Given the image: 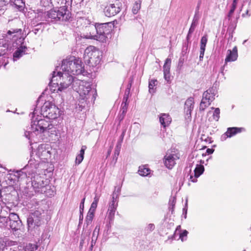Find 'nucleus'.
Here are the masks:
<instances>
[{"instance_id":"nucleus-24","label":"nucleus","mask_w":251,"mask_h":251,"mask_svg":"<svg viewBox=\"0 0 251 251\" xmlns=\"http://www.w3.org/2000/svg\"><path fill=\"white\" fill-rule=\"evenodd\" d=\"M159 121L161 125L165 127L171 124L172 119L169 114L162 113L159 116Z\"/></svg>"},{"instance_id":"nucleus-48","label":"nucleus","mask_w":251,"mask_h":251,"mask_svg":"<svg viewBox=\"0 0 251 251\" xmlns=\"http://www.w3.org/2000/svg\"><path fill=\"white\" fill-rule=\"evenodd\" d=\"M83 159L84 158H82L81 156H79L78 155H77L75 158V164L77 165H79L81 163Z\"/></svg>"},{"instance_id":"nucleus-14","label":"nucleus","mask_w":251,"mask_h":251,"mask_svg":"<svg viewBox=\"0 0 251 251\" xmlns=\"http://www.w3.org/2000/svg\"><path fill=\"white\" fill-rule=\"evenodd\" d=\"M17 245L18 243L16 241L6 238H0V251H16L11 247Z\"/></svg>"},{"instance_id":"nucleus-46","label":"nucleus","mask_w":251,"mask_h":251,"mask_svg":"<svg viewBox=\"0 0 251 251\" xmlns=\"http://www.w3.org/2000/svg\"><path fill=\"white\" fill-rule=\"evenodd\" d=\"M200 19V18H199V17L194 16L193 20H192V22L191 25L195 26H197V25L198 24V22H199Z\"/></svg>"},{"instance_id":"nucleus-49","label":"nucleus","mask_w":251,"mask_h":251,"mask_svg":"<svg viewBox=\"0 0 251 251\" xmlns=\"http://www.w3.org/2000/svg\"><path fill=\"white\" fill-rule=\"evenodd\" d=\"M41 150H43V149L42 148L38 149V153L39 154H40ZM41 155H46V154H49L50 153V151H47L46 150H44L42 151H41Z\"/></svg>"},{"instance_id":"nucleus-17","label":"nucleus","mask_w":251,"mask_h":251,"mask_svg":"<svg viewBox=\"0 0 251 251\" xmlns=\"http://www.w3.org/2000/svg\"><path fill=\"white\" fill-rule=\"evenodd\" d=\"M245 130V129L243 127H228L226 132L221 136V140L222 141L226 140L227 138H230L237 133L242 132Z\"/></svg>"},{"instance_id":"nucleus-38","label":"nucleus","mask_w":251,"mask_h":251,"mask_svg":"<svg viewBox=\"0 0 251 251\" xmlns=\"http://www.w3.org/2000/svg\"><path fill=\"white\" fill-rule=\"evenodd\" d=\"M125 96H124L123 101L122 103V113L119 116L118 119L121 122L122 121L125 117V112L126 108V101H124Z\"/></svg>"},{"instance_id":"nucleus-15","label":"nucleus","mask_w":251,"mask_h":251,"mask_svg":"<svg viewBox=\"0 0 251 251\" xmlns=\"http://www.w3.org/2000/svg\"><path fill=\"white\" fill-rule=\"evenodd\" d=\"M9 226L13 230H17L20 229L22 226V222L19 216L15 213H10L8 216Z\"/></svg>"},{"instance_id":"nucleus-13","label":"nucleus","mask_w":251,"mask_h":251,"mask_svg":"<svg viewBox=\"0 0 251 251\" xmlns=\"http://www.w3.org/2000/svg\"><path fill=\"white\" fill-rule=\"evenodd\" d=\"M114 3H110L104 9V12L106 16H114L120 11V8L117 0H114Z\"/></svg>"},{"instance_id":"nucleus-43","label":"nucleus","mask_w":251,"mask_h":251,"mask_svg":"<svg viewBox=\"0 0 251 251\" xmlns=\"http://www.w3.org/2000/svg\"><path fill=\"white\" fill-rule=\"evenodd\" d=\"M176 203V198L174 197L171 198L169 200V208L170 209H171L172 211L173 210V209L175 207Z\"/></svg>"},{"instance_id":"nucleus-39","label":"nucleus","mask_w":251,"mask_h":251,"mask_svg":"<svg viewBox=\"0 0 251 251\" xmlns=\"http://www.w3.org/2000/svg\"><path fill=\"white\" fill-rule=\"evenodd\" d=\"M211 109H214V111L213 114V119L216 121H218L220 118V110L219 108H214L211 107Z\"/></svg>"},{"instance_id":"nucleus-33","label":"nucleus","mask_w":251,"mask_h":251,"mask_svg":"<svg viewBox=\"0 0 251 251\" xmlns=\"http://www.w3.org/2000/svg\"><path fill=\"white\" fill-rule=\"evenodd\" d=\"M141 0H138L135 2L133 6L132 11L134 14H136L141 8Z\"/></svg>"},{"instance_id":"nucleus-29","label":"nucleus","mask_w":251,"mask_h":251,"mask_svg":"<svg viewBox=\"0 0 251 251\" xmlns=\"http://www.w3.org/2000/svg\"><path fill=\"white\" fill-rule=\"evenodd\" d=\"M124 135H125L124 131H123V132L120 137L119 141H118V144L115 148V153H114L115 157H117L119 154L120 149L121 148V143L123 142V140L124 139Z\"/></svg>"},{"instance_id":"nucleus-1","label":"nucleus","mask_w":251,"mask_h":251,"mask_svg":"<svg viewBox=\"0 0 251 251\" xmlns=\"http://www.w3.org/2000/svg\"><path fill=\"white\" fill-rule=\"evenodd\" d=\"M73 89L79 94L81 100L88 103H94L97 92L95 89H92L90 82L76 79L74 82Z\"/></svg>"},{"instance_id":"nucleus-32","label":"nucleus","mask_w":251,"mask_h":251,"mask_svg":"<svg viewBox=\"0 0 251 251\" xmlns=\"http://www.w3.org/2000/svg\"><path fill=\"white\" fill-rule=\"evenodd\" d=\"M40 5L42 7L47 8H50L52 7L53 4L51 0H40Z\"/></svg>"},{"instance_id":"nucleus-3","label":"nucleus","mask_w":251,"mask_h":251,"mask_svg":"<svg viewBox=\"0 0 251 251\" xmlns=\"http://www.w3.org/2000/svg\"><path fill=\"white\" fill-rule=\"evenodd\" d=\"M38 113V109L36 107L32 114L31 128L33 132H37L42 133L51 129L53 126L50 121H47L45 118L39 119Z\"/></svg>"},{"instance_id":"nucleus-10","label":"nucleus","mask_w":251,"mask_h":251,"mask_svg":"<svg viewBox=\"0 0 251 251\" xmlns=\"http://www.w3.org/2000/svg\"><path fill=\"white\" fill-rule=\"evenodd\" d=\"M43 209L39 207L34 212H31L27 219L28 229L39 226L42 220V214L44 213Z\"/></svg>"},{"instance_id":"nucleus-52","label":"nucleus","mask_w":251,"mask_h":251,"mask_svg":"<svg viewBox=\"0 0 251 251\" xmlns=\"http://www.w3.org/2000/svg\"><path fill=\"white\" fill-rule=\"evenodd\" d=\"M84 201H85V198H83L81 201V203L80 204V206H79V208L82 209V211H83L84 210Z\"/></svg>"},{"instance_id":"nucleus-30","label":"nucleus","mask_w":251,"mask_h":251,"mask_svg":"<svg viewBox=\"0 0 251 251\" xmlns=\"http://www.w3.org/2000/svg\"><path fill=\"white\" fill-rule=\"evenodd\" d=\"M151 170L146 166H140L138 173L142 176H147L150 174Z\"/></svg>"},{"instance_id":"nucleus-22","label":"nucleus","mask_w":251,"mask_h":251,"mask_svg":"<svg viewBox=\"0 0 251 251\" xmlns=\"http://www.w3.org/2000/svg\"><path fill=\"white\" fill-rule=\"evenodd\" d=\"M39 161L36 160L34 158H30L28 161V164L25 166V169H30L29 171V174H34L36 172V170L39 167Z\"/></svg>"},{"instance_id":"nucleus-42","label":"nucleus","mask_w":251,"mask_h":251,"mask_svg":"<svg viewBox=\"0 0 251 251\" xmlns=\"http://www.w3.org/2000/svg\"><path fill=\"white\" fill-rule=\"evenodd\" d=\"M42 23H40L39 24H37L36 25H35L34 29L32 30V31L34 32L35 34H37L40 31L41 32L42 31L43 29L42 28Z\"/></svg>"},{"instance_id":"nucleus-6","label":"nucleus","mask_w":251,"mask_h":251,"mask_svg":"<svg viewBox=\"0 0 251 251\" xmlns=\"http://www.w3.org/2000/svg\"><path fill=\"white\" fill-rule=\"evenodd\" d=\"M70 18L69 11L65 7L58 9L51 10L46 14V21L49 22H56L59 21H67Z\"/></svg>"},{"instance_id":"nucleus-64","label":"nucleus","mask_w":251,"mask_h":251,"mask_svg":"<svg viewBox=\"0 0 251 251\" xmlns=\"http://www.w3.org/2000/svg\"><path fill=\"white\" fill-rule=\"evenodd\" d=\"M111 151V149H110V150L108 151V152H107V156H108V155H109L110 154Z\"/></svg>"},{"instance_id":"nucleus-9","label":"nucleus","mask_w":251,"mask_h":251,"mask_svg":"<svg viewBox=\"0 0 251 251\" xmlns=\"http://www.w3.org/2000/svg\"><path fill=\"white\" fill-rule=\"evenodd\" d=\"M120 188L116 187L112 195L111 200L110 201L108 204L107 211V218L109 220V222H112L114 218L115 211L118 206V196L120 192Z\"/></svg>"},{"instance_id":"nucleus-27","label":"nucleus","mask_w":251,"mask_h":251,"mask_svg":"<svg viewBox=\"0 0 251 251\" xmlns=\"http://www.w3.org/2000/svg\"><path fill=\"white\" fill-rule=\"evenodd\" d=\"M22 32V30L21 29L12 28L7 31V34L8 35H12V34H14L13 35H12V38L14 39V40H16V39H14L15 38H16V39L21 38Z\"/></svg>"},{"instance_id":"nucleus-41","label":"nucleus","mask_w":251,"mask_h":251,"mask_svg":"<svg viewBox=\"0 0 251 251\" xmlns=\"http://www.w3.org/2000/svg\"><path fill=\"white\" fill-rule=\"evenodd\" d=\"M8 217L0 216V223L1 226H7L8 225Z\"/></svg>"},{"instance_id":"nucleus-8","label":"nucleus","mask_w":251,"mask_h":251,"mask_svg":"<svg viewBox=\"0 0 251 251\" xmlns=\"http://www.w3.org/2000/svg\"><path fill=\"white\" fill-rule=\"evenodd\" d=\"M56 75L59 81L60 87L58 90L62 91L68 88L71 85L73 84L76 79L74 78L73 75L67 71L58 72L56 73Z\"/></svg>"},{"instance_id":"nucleus-35","label":"nucleus","mask_w":251,"mask_h":251,"mask_svg":"<svg viewBox=\"0 0 251 251\" xmlns=\"http://www.w3.org/2000/svg\"><path fill=\"white\" fill-rule=\"evenodd\" d=\"M99 200V198L97 196H95L94 199V201L92 203L90 208L89 211L95 212L96 209L97 207L98 203Z\"/></svg>"},{"instance_id":"nucleus-16","label":"nucleus","mask_w":251,"mask_h":251,"mask_svg":"<svg viewBox=\"0 0 251 251\" xmlns=\"http://www.w3.org/2000/svg\"><path fill=\"white\" fill-rule=\"evenodd\" d=\"M178 158L179 157L176 153L167 152L164 156V164L167 168L171 169L175 166L176 161Z\"/></svg>"},{"instance_id":"nucleus-55","label":"nucleus","mask_w":251,"mask_h":251,"mask_svg":"<svg viewBox=\"0 0 251 251\" xmlns=\"http://www.w3.org/2000/svg\"><path fill=\"white\" fill-rule=\"evenodd\" d=\"M194 16L195 17H199V18L201 17V14H200L199 10L196 9Z\"/></svg>"},{"instance_id":"nucleus-58","label":"nucleus","mask_w":251,"mask_h":251,"mask_svg":"<svg viewBox=\"0 0 251 251\" xmlns=\"http://www.w3.org/2000/svg\"><path fill=\"white\" fill-rule=\"evenodd\" d=\"M96 241H97V240L92 238L91 248H92L93 246H94L95 245V244L96 243Z\"/></svg>"},{"instance_id":"nucleus-57","label":"nucleus","mask_w":251,"mask_h":251,"mask_svg":"<svg viewBox=\"0 0 251 251\" xmlns=\"http://www.w3.org/2000/svg\"><path fill=\"white\" fill-rule=\"evenodd\" d=\"M214 150L212 149H207L206 150V152L208 154H212L213 151H214Z\"/></svg>"},{"instance_id":"nucleus-62","label":"nucleus","mask_w":251,"mask_h":251,"mask_svg":"<svg viewBox=\"0 0 251 251\" xmlns=\"http://www.w3.org/2000/svg\"><path fill=\"white\" fill-rule=\"evenodd\" d=\"M200 3H199L196 7V9L197 10H200Z\"/></svg>"},{"instance_id":"nucleus-21","label":"nucleus","mask_w":251,"mask_h":251,"mask_svg":"<svg viewBox=\"0 0 251 251\" xmlns=\"http://www.w3.org/2000/svg\"><path fill=\"white\" fill-rule=\"evenodd\" d=\"M227 54L225 59V63L228 62L234 61L237 60L238 57L237 48L235 46L233 50H228L227 51Z\"/></svg>"},{"instance_id":"nucleus-12","label":"nucleus","mask_w":251,"mask_h":251,"mask_svg":"<svg viewBox=\"0 0 251 251\" xmlns=\"http://www.w3.org/2000/svg\"><path fill=\"white\" fill-rule=\"evenodd\" d=\"M31 184L33 188L36 192H40L41 193H45L47 187L49 186H45L44 185L43 181L40 176L38 175L32 176Z\"/></svg>"},{"instance_id":"nucleus-34","label":"nucleus","mask_w":251,"mask_h":251,"mask_svg":"<svg viewBox=\"0 0 251 251\" xmlns=\"http://www.w3.org/2000/svg\"><path fill=\"white\" fill-rule=\"evenodd\" d=\"M207 42V35H205L202 36L201 40L200 43V50H205L206 45Z\"/></svg>"},{"instance_id":"nucleus-40","label":"nucleus","mask_w":251,"mask_h":251,"mask_svg":"<svg viewBox=\"0 0 251 251\" xmlns=\"http://www.w3.org/2000/svg\"><path fill=\"white\" fill-rule=\"evenodd\" d=\"M100 226H97L93 231L92 238L94 239L97 240L98 237L99 236V231H100Z\"/></svg>"},{"instance_id":"nucleus-51","label":"nucleus","mask_w":251,"mask_h":251,"mask_svg":"<svg viewBox=\"0 0 251 251\" xmlns=\"http://www.w3.org/2000/svg\"><path fill=\"white\" fill-rule=\"evenodd\" d=\"M196 26H193V25H191V26L189 28V31H188V33L189 34H192V33L194 31L195 29V28H196Z\"/></svg>"},{"instance_id":"nucleus-63","label":"nucleus","mask_w":251,"mask_h":251,"mask_svg":"<svg viewBox=\"0 0 251 251\" xmlns=\"http://www.w3.org/2000/svg\"><path fill=\"white\" fill-rule=\"evenodd\" d=\"M180 229V226H178L176 228V232Z\"/></svg>"},{"instance_id":"nucleus-18","label":"nucleus","mask_w":251,"mask_h":251,"mask_svg":"<svg viewBox=\"0 0 251 251\" xmlns=\"http://www.w3.org/2000/svg\"><path fill=\"white\" fill-rule=\"evenodd\" d=\"M172 60L171 58H167L163 67L164 78L165 80L169 82L170 81V68Z\"/></svg>"},{"instance_id":"nucleus-20","label":"nucleus","mask_w":251,"mask_h":251,"mask_svg":"<svg viewBox=\"0 0 251 251\" xmlns=\"http://www.w3.org/2000/svg\"><path fill=\"white\" fill-rule=\"evenodd\" d=\"M194 107V99L193 98L190 97L188 98L185 101L184 105V112L188 116V117H191V112Z\"/></svg>"},{"instance_id":"nucleus-61","label":"nucleus","mask_w":251,"mask_h":251,"mask_svg":"<svg viewBox=\"0 0 251 251\" xmlns=\"http://www.w3.org/2000/svg\"><path fill=\"white\" fill-rule=\"evenodd\" d=\"M191 34L188 33L187 36V40H189L191 37Z\"/></svg>"},{"instance_id":"nucleus-36","label":"nucleus","mask_w":251,"mask_h":251,"mask_svg":"<svg viewBox=\"0 0 251 251\" xmlns=\"http://www.w3.org/2000/svg\"><path fill=\"white\" fill-rule=\"evenodd\" d=\"M94 213L95 212H93L90 211H88L85 220L86 223L87 225L91 224L94 216Z\"/></svg>"},{"instance_id":"nucleus-4","label":"nucleus","mask_w":251,"mask_h":251,"mask_svg":"<svg viewBox=\"0 0 251 251\" xmlns=\"http://www.w3.org/2000/svg\"><path fill=\"white\" fill-rule=\"evenodd\" d=\"M61 69L67 71L73 75H78L84 72L81 60L74 57L64 59L62 62Z\"/></svg>"},{"instance_id":"nucleus-53","label":"nucleus","mask_w":251,"mask_h":251,"mask_svg":"<svg viewBox=\"0 0 251 251\" xmlns=\"http://www.w3.org/2000/svg\"><path fill=\"white\" fill-rule=\"evenodd\" d=\"M204 51H205V50H200V60H201L203 59L204 54Z\"/></svg>"},{"instance_id":"nucleus-25","label":"nucleus","mask_w":251,"mask_h":251,"mask_svg":"<svg viewBox=\"0 0 251 251\" xmlns=\"http://www.w3.org/2000/svg\"><path fill=\"white\" fill-rule=\"evenodd\" d=\"M26 49L27 48L25 46H21L13 54V60L15 61L21 57L25 54Z\"/></svg>"},{"instance_id":"nucleus-7","label":"nucleus","mask_w":251,"mask_h":251,"mask_svg":"<svg viewBox=\"0 0 251 251\" xmlns=\"http://www.w3.org/2000/svg\"><path fill=\"white\" fill-rule=\"evenodd\" d=\"M60 110L50 101H46L41 108V114L44 118L50 120L56 119L59 115Z\"/></svg>"},{"instance_id":"nucleus-54","label":"nucleus","mask_w":251,"mask_h":251,"mask_svg":"<svg viewBox=\"0 0 251 251\" xmlns=\"http://www.w3.org/2000/svg\"><path fill=\"white\" fill-rule=\"evenodd\" d=\"M83 211H82V209H80V215H79V222H81L83 220Z\"/></svg>"},{"instance_id":"nucleus-23","label":"nucleus","mask_w":251,"mask_h":251,"mask_svg":"<svg viewBox=\"0 0 251 251\" xmlns=\"http://www.w3.org/2000/svg\"><path fill=\"white\" fill-rule=\"evenodd\" d=\"M204 168L203 165L201 164H197L196 167L194 170V177L193 176H191L190 179L193 182L197 181V178L199 177L204 172Z\"/></svg>"},{"instance_id":"nucleus-47","label":"nucleus","mask_w":251,"mask_h":251,"mask_svg":"<svg viewBox=\"0 0 251 251\" xmlns=\"http://www.w3.org/2000/svg\"><path fill=\"white\" fill-rule=\"evenodd\" d=\"M155 226L153 224H150L146 227V230L148 232H151L154 229Z\"/></svg>"},{"instance_id":"nucleus-31","label":"nucleus","mask_w":251,"mask_h":251,"mask_svg":"<svg viewBox=\"0 0 251 251\" xmlns=\"http://www.w3.org/2000/svg\"><path fill=\"white\" fill-rule=\"evenodd\" d=\"M238 0H233L230 9L227 14V18L229 21L231 20L232 16L236 8Z\"/></svg>"},{"instance_id":"nucleus-19","label":"nucleus","mask_w":251,"mask_h":251,"mask_svg":"<svg viewBox=\"0 0 251 251\" xmlns=\"http://www.w3.org/2000/svg\"><path fill=\"white\" fill-rule=\"evenodd\" d=\"M57 76L56 75V72L55 71L53 72L52 76L49 84L50 89L51 92H58L59 91L58 88L60 87V85Z\"/></svg>"},{"instance_id":"nucleus-56","label":"nucleus","mask_w":251,"mask_h":251,"mask_svg":"<svg viewBox=\"0 0 251 251\" xmlns=\"http://www.w3.org/2000/svg\"><path fill=\"white\" fill-rule=\"evenodd\" d=\"M33 132L32 131L30 132V131H28V132H25V136L26 138H28V139H30V134L31 133V132Z\"/></svg>"},{"instance_id":"nucleus-37","label":"nucleus","mask_w":251,"mask_h":251,"mask_svg":"<svg viewBox=\"0 0 251 251\" xmlns=\"http://www.w3.org/2000/svg\"><path fill=\"white\" fill-rule=\"evenodd\" d=\"M157 80L152 79L149 81V91L150 93H153L154 92L153 87L156 85Z\"/></svg>"},{"instance_id":"nucleus-5","label":"nucleus","mask_w":251,"mask_h":251,"mask_svg":"<svg viewBox=\"0 0 251 251\" xmlns=\"http://www.w3.org/2000/svg\"><path fill=\"white\" fill-rule=\"evenodd\" d=\"M100 52L95 47L90 46L85 51L83 58L85 63L92 67H96L100 62Z\"/></svg>"},{"instance_id":"nucleus-26","label":"nucleus","mask_w":251,"mask_h":251,"mask_svg":"<svg viewBox=\"0 0 251 251\" xmlns=\"http://www.w3.org/2000/svg\"><path fill=\"white\" fill-rule=\"evenodd\" d=\"M10 3L20 11L23 10L25 6V2L24 0H10Z\"/></svg>"},{"instance_id":"nucleus-28","label":"nucleus","mask_w":251,"mask_h":251,"mask_svg":"<svg viewBox=\"0 0 251 251\" xmlns=\"http://www.w3.org/2000/svg\"><path fill=\"white\" fill-rule=\"evenodd\" d=\"M38 246L37 243H28L24 245L23 250L24 251H35L37 250Z\"/></svg>"},{"instance_id":"nucleus-59","label":"nucleus","mask_w":251,"mask_h":251,"mask_svg":"<svg viewBox=\"0 0 251 251\" xmlns=\"http://www.w3.org/2000/svg\"><path fill=\"white\" fill-rule=\"evenodd\" d=\"M88 27H89V26L85 27V30L87 31H89V33L87 32L85 34H89L90 32H93V30H88Z\"/></svg>"},{"instance_id":"nucleus-60","label":"nucleus","mask_w":251,"mask_h":251,"mask_svg":"<svg viewBox=\"0 0 251 251\" xmlns=\"http://www.w3.org/2000/svg\"><path fill=\"white\" fill-rule=\"evenodd\" d=\"M183 214H184V217L185 218H186V214H187V209H185V208H183Z\"/></svg>"},{"instance_id":"nucleus-2","label":"nucleus","mask_w":251,"mask_h":251,"mask_svg":"<svg viewBox=\"0 0 251 251\" xmlns=\"http://www.w3.org/2000/svg\"><path fill=\"white\" fill-rule=\"evenodd\" d=\"M111 23L103 24H96L95 25H90L88 28V30H93V32L89 34H83L80 38L89 39L97 40L101 42H105L107 40V35L108 34L111 29L109 25Z\"/></svg>"},{"instance_id":"nucleus-11","label":"nucleus","mask_w":251,"mask_h":251,"mask_svg":"<svg viewBox=\"0 0 251 251\" xmlns=\"http://www.w3.org/2000/svg\"><path fill=\"white\" fill-rule=\"evenodd\" d=\"M217 91L212 87L205 91L202 95V100L200 104V110L204 111L215 100Z\"/></svg>"},{"instance_id":"nucleus-45","label":"nucleus","mask_w":251,"mask_h":251,"mask_svg":"<svg viewBox=\"0 0 251 251\" xmlns=\"http://www.w3.org/2000/svg\"><path fill=\"white\" fill-rule=\"evenodd\" d=\"M87 149V147L86 146H82L81 147V150L79 151V154L77 155L79 156H81L82 158H84V154L85 152V151Z\"/></svg>"},{"instance_id":"nucleus-50","label":"nucleus","mask_w":251,"mask_h":251,"mask_svg":"<svg viewBox=\"0 0 251 251\" xmlns=\"http://www.w3.org/2000/svg\"><path fill=\"white\" fill-rule=\"evenodd\" d=\"M183 63H184V59L182 58H180L179 59V61H178V67L181 68L182 66Z\"/></svg>"},{"instance_id":"nucleus-44","label":"nucleus","mask_w":251,"mask_h":251,"mask_svg":"<svg viewBox=\"0 0 251 251\" xmlns=\"http://www.w3.org/2000/svg\"><path fill=\"white\" fill-rule=\"evenodd\" d=\"M188 233V232L186 230H183V231L180 233L179 238L182 242L186 240Z\"/></svg>"}]
</instances>
